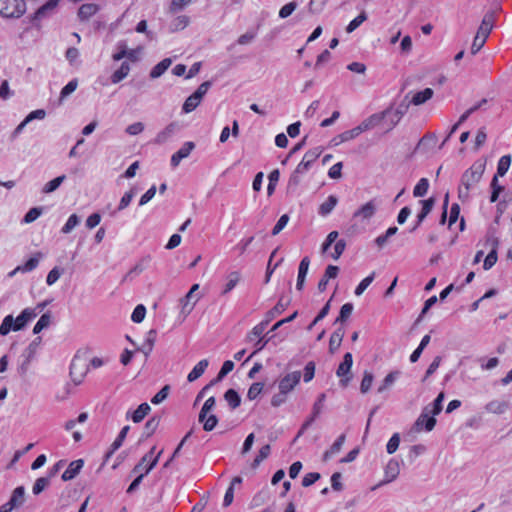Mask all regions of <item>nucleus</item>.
Listing matches in <instances>:
<instances>
[{
    "mask_svg": "<svg viewBox=\"0 0 512 512\" xmlns=\"http://www.w3.org/2000/svg\"><path fill=\"white\" fill-rule=\"evenodd\" d=\"M485 167L484 162L476 161L463 172L460 180V186L458 187V198L462 202L468 201L470 197V190L481 181Z\"/></svg>",
    "mask_w": 512,
    "mask_h": 512,
    "instance_id": "1",
    "label": "nucleus"
},
{
    "mask_svg": "<svg viewBox=\"0 0 512 512\" xmlns=\"http://www.w3.org/2000/svg\"><path fill=\"white\" fill-rule=\"evenodd\" d=\"M301 375L300 371H293L278 380L279 392L271 398V405L273 407H279L287 401L288 394L299 384Z\"/></svg>",
    "mask_w": 512,
    "mask_h": 512,
    "instance_id": "2",
    "label": "nucleus"
},
{
    "mask_svg": "<svg viewBox=\"0 0 512 512\" xmlns=\"http://www.w3.org/2000/svg\"><path fill=\"white\" fill-rule=\"evenodd\" d=\"M37 315L38 312L35 309L26 308L17 318H14L12 315L5 316L0 325V335L6 336L10 331H20L24 329L27 323Z\"/></svg>",
    "mask_w": 512,
    "mask_h": 512,
    "instance_id": "3",
    "label": "nucleus"
},
{
    "mask_svg": "<svg viewBox=\"0 0 512 512\" xmlns=\"http://www.w3.org/2000/svg\"><path fill=\"white\" fill-rule=\"evenodd\" d=\"M496 12L493 10L488 11L477 30V33L473 39V43L471 46V54H477L485 45L486 40L491 33L494 23H495Z\"/></svg>",
    "mask_w": 512,
    "mask_h": 512,
    "instance_id": "4",
    "label": "nucleus"
},
{
    "mask_svg": "<svg viewBox=\"0 0 512 512\" xmlns=\"http://www.w3.org/2000/svg\"><path fill=\"white\" fill-rule=\"evenodd\" d=\"M88 357L86 353L77 352L70 365V376L75 385L82 383L88 372Z\"/></svg>",
    "mask_w": 512,
    "mask_h": 512,
    "instance_id": "5",
    "label": "nucleus"
},
{
    "mask_svg": "<svg viewBox=\"0 0 512 512\" xmlns=\"http://www.w3.org/2000/svg\"><path fill=\"white\" fill-rule=\"evenodd\" d=\"M26 11V5L23 0H0V14L3 17L19 18Z\"/></svg>",
    "mask_w": 512,
    "mask_h": 512,
    "instance_id": "6",
    "label": "nucleus"
},
{
    "mask_svg": "<svg viewBox=\"0 0 512 512\" xmlns=\"http://www.w3.org/2000/svg\"><path fill=\"white\" fill-rule=\"evenodd\" d=\"M353 364V356L350 352H347L343 361L339 364L336 375L340 377V384L343 387H346L350 380L352 379V375L350 374V370Z\"/></svg>",
    "mask_w": 512,
    "mask_h": 512,
    "instance_id": "7",
    "label": "nucleus"
},
{
    "mask_svg": "<svg viewBox=\"0 0 512 512\" xmlns=\"http://www.w3.org/2000/svg\"><path fill=\"white\" fill-rule=\"evenodd\" d=\"M400 474V463L396 459H390L384 468V479L377 485L372 487V490L378 487L388 484L397 479Z\"/></svg>",
    "mask_w": 512,
    "mask_h": 512,
    "instance_id": "8",
    "label": "nucleus"
},
{
    "mask_svg": "<svg viewBox=\"0 0 512 512\" xmlns=\"http://www.w3.org/2000/svg\"><path fill=\"white\" fill-rule=\"evenodd\" d=\"M391 112V107L383 110L382 112L372 114L365 120H363L359 126L362 130V133L371 129H374L375 127L379 126L384 120H386V117L389 116V113Z\"/></svg>",
    "mask_w": 512,
    "mask_h": 512,
    "instance_id": "9",
    "label": "nucleus"
},
{
    "mask_svg": "<svg viewBox=\"0 0 512 512\" xmlns=\"http://www.w3.org/2000/svg\"><path fill=\"white\" fill-rule=\"evenodd\" d=\"M298 315V312L295 311L292 315H290L289 317L285 318V319H282L278 322H276L273 327L271 328V330L264 336H262L260 339L257 340V342L255 343V347H256V352H259L261 351L268 343L269 341L272 339L273 335H270L269 334L271 332L273 333H276V330L278 328H280L281 326H283L284 324L286 323H289L291 321H293Z\"/></svg>",
    "mask_w": 512,
    "mask_h": 512,
    "instance_id": "10",
    "label": "nucleus"
},
{
    "mask_svg": "<svg viewBox=\"0 0 512 512\" xmlns=\"http://www.w3.org/2000/svg\"><path fill=\"white\" fill-rule=\"evenodd\" d=\"M429 406L425 407L420 414V416L417 418L413 425V429L417 432H420L423 428L426 431H431L436 425V419L432 415L429 417Z\"/></svg>",
    "mask_w": 512,
    "mask_h": 512,
    "instance_id": "11",
    "label": "nucleus"
},
{
    "mask_svg": "<svg viewBox=\"0 0 512 512\" xmlns=\"http://www.w3.org/2000/svg\"><path fill=\"white\" fill-rule=\"evenodd\" d=\"M377 206L378 205L375 200H370L354 212L353 218L360 219L362 221L370 220L375 215Z\"/></svg>",
    "mask_w": 512,
    "mask_h": 512,
    "instance_id": "12",
    "label": "nucleus"
},
{
    "mask_svg": "<svg viewBox=\"0 0 512 512\" xmlns=\"http://www.w3.org/2000/svg\"><path fill=\"white\" fill-rule=\"evenodd\" d=\"M195 148V144L192 141H187L183 144V146L172 155L171 157V165L173 167H177L181 160L187 158L192 150Z\"/></svg>",
    "mask_w": 512,
    "mask_h": 512,
    "instance_id": "13",
    "label": "nucleus"
},
{
    "mask_svg": "<svg viewBox=\"0 0 512 512\" xmlns=\"http://www.w3.org/2000/svg\"><path fill=\"white\" fill-rule=\"evenodd\" d=\"M420 203L422 204V210L417 215L416 224L410 230L411 232L415 231L421 225V223L424 221V219L427 217V215L432 211L434 204H435V199L429 198L426 200H421Z\"/></svg>",
    "mask_w": 512,
    "mask_h": 512,
    "instance_id": "14",
    "label": "nucleus"
},
{
    "mask_svg": "<svg viewBox=\"0 0 512 512\" xmlns=\"http://www.w3.org/2000/svg\"><path fill=\"white\" fill-rule=\"evenodd\" d=\"M484 409L488 413L501 415L509 409V403L503 400H492L485 405Z\"/></svg>",
    "mask_w": 512,
    "mask_h": 512,
    "instance_id": "15",
    "label": "nucleus"
},
{
    "mask_svg": "<svg viewBox=\"0 0 512 512\" xmlns=\"http://www.w3.org/2000/svg\"><path fill=\"white\" fill-rule=\"evenodd\" d=\"M84 465V461L82 459H78V460H75V461H72L68 468L64 471V473L62 474V480L63 481H69V480H72L74 479L80 472V470L82 469Z\"/></svg>",
    "mask_w": 512,
    "mask_h": 512,
    "instance_id": "16",
    "label": "nucleus"
},
{
    "mask_svg": "<svg viewBox=\"0 0 512 512\" xmlns=\"http://www.w3.org/2000/svg\"><path fill=\"white\" fill-rule=\"evenodd\" d=\"M345 335V330L343 327L337 328L331 335L329 340V352L335 353L338 348L341 346L342 340Z\"/></svg>",
    "mask_w": 512,
    "mask_h": 512,
    "instance_id": "17",
    "label": "nucleus"
},
{
    "mask_svg": "<svg viewBox=\"0 0 512 512\" xmlns=\"http://www.w3.org/2000/svg\"><path fill=\"white\" fill-rule=\"evenodd\" d=\"M60 0H48L44 5L37 9L34 13V20H41L45 18L51 11L55 9Z\"/></svg>",
    "mask_w": 512,
    "mask_h": 512,
    "instance_id": "18",
    "label": "nucleus"
},
{
    "mask_svg": "<svg viewBox=\"0 0 512 512\" xmlns=\"http://www.w3.org/2000/svg\"><path fill=\"white\" fill-rule=\"evenodd\" d=\"M130 427L127 425V426H124L120 433L118 434L117 438L114 440V442L111 444V447L109 449V451L106 453L105 455V458L106 459H109L116 450H118L122 444H123V441L124 439L126 438L127 436V433L129 431Z\"/></svg>",
    "mask_w": 512,
    "mask_h": 512,
    "instance_id": "19",
    "label": "nucleus"
},
{
    "mask_svg": "<svg viewBox=\"0 0 512 512\" xmlns=\"http://www.w3.org/2000/svg\"><path fill=\"white\" fill-rule=\"evenodd\" d=\"M288 305H289L288 301L283 302V300L280 299L278 301V303L272 309H270L268 312H266L263 320L267 321V323L269 324L276 316L282 314L286 310Z\"/></svg>",
    "mask_w": 512,
    "mask_h": 512,
    "instance_id": "20",
    "label": "nucleus"
},
{
    "mask_svg": "<svg viewBox=\"0 0 512 512\" xmlns=\"http://www.w3.org/2000/svg\"><path fill=\"white\" fill-rule=\"evenodd\" d=\"M433 94L434 92L431 88H425L424 90L415 93L410 102L415 106L422 105L430 100L433 97Z\"/></svg>",
    "mask_w": 512,
    "mask_h": 512,
    "instance_id": "21",
    "label": "nucleus"
},
{
    "mask_svg": "<svg viewBox=\"0 0 512 512\" xmlns=\"http://www.w3.org/2000/svg\"><path fill=\"white\" fill-rule=\"evenodd\" d=\"M208 365H209V362L207 359H203V360L199 361L194 366L192 371L188 374L187 380L189 382H193V381L197 380L199 377H201L203 375V373L205 372Z\"/></svg>",
    "mask_w": 512,
    "mask_h": 512,
    "instance_id": "22",
    "label": "nucleus"
},
{
    "mask_svg": "<svg viewBox=\"0 0 512 512\" xmlns=\"http://www.w3.org/2000/svg\"><path fill=\"white\" fill-rule=\"evenodd\" d=\"M345 434L340 435L337 440L332 444L330 449L324 452L323 454V461L327 462L333 455L340 452L344 442H345Z\"/></svg>",
    "mask_w": 512,
    "mask_h": 512,
    "instance_id": "23",
    "label": "nucleus"
},
{
    "mask_svg": "<svg viewBox=\"0 0 512 512\" xmlns=\"http://www.w3.org/2000/svg\"><path fill=\"white\" fill-rule=\"evenodd\" d=\"M178 129L177 123H170L168 126L165 127L164 130L159 132L156 136V143L162 144L165 143Z\"/></svg>",
    "mask_w": 512,
    "mask_h": 512,
    "instance_id": "24",
    "label": "nucleus"
},
{
    "mask_svg": "<svg viewBox=\"0 0 512 512\" xmlns=\"http://www.w3.org/2000/svg\"><path fill=\"white\" fill-rule=\"evenodd\" d=\"M362 133V130L360 129V126H356L351 130L344 131L343 133L339 134L337 137L334 138L335 144L338 145L339 143L346 142L349 140H352L359 136Z\"/></svg>",
    "mask_w": 512,
    "mask_h": 512,
    "instance_id": "25",
    "label": "nucleus"
},
{
    "mask_svg": "<svg viewBox=\"0 0 512 512\" xmlns=\"http://www.w3.org/2000/svg\"><path fill=\"white\" fill-rule=\"evenodd\" d=\"M172 60L170 58H165L157 65H155L150 71V78L156 79L162 76L165 71L170 67Z\"/></svg>",
    "mask_w": 512,
    "mask_h": 512,
    "instance_id": "26",
    "label": "nucleus"
},
{
    "mask_svg": "<svg viewBox=\"0 0 512 512\" xmlns=\"http://www.w3.org/2000/svg\"><path fill=\"white\" fill-rule=\"evenodd\" d=\"M137 193L136 188H131L129 191L125 192L122 198L120 199L119 205L115 211L111 213V216H114L117 212L124 210L129 206L132 199Z\"/></svg>",
    "mask_w": 512,
    "mask_h": 512,
    "instance_id": "27",
    "label": "nucleus"
},
{
    "mask_svg": "<svg viewBox=\"0 0 512 512\" xmlns=\"http://www.w3.org/2000/svg\"><path fill=\"white\" fill-rule=\"evenodd\" d=\"M338 203V198L335 195H330L325 202L319 206L318 213L321 216L329 215Z\"/></svg>",
    "mask_w": 512,
    "mask_h": 512,
    "instance_id": "28",
    "label": "nucleus"
},
{
    "mask_svg": "<svg viewBox=\"0 0 512 512\" xmlns=\"http://www.w3.org/2000/svg\"><path fill=\"white\" fill-rule=\"evenodd\" d=\"M198 289H199V284H194V285L190 288V290H189V292L186 294V296L182 299V313H184L185 315L189 314V313L192 311V309H193L194 305L196 304V302H197L198 298H196V299L192 302L191 306L187 309V307H188V299H192V298H193V294H194V292H196Z\"/></svg>",
    "mask_w": 512,
    "mask_h": 512,
    "instance_id": "29",
    "label": "nucleus"
},
{
    "mask_svg": "<svg viewBox=\"0 0 512 512\" xmlns=\"http://www.w3.org/2000/svg\"><path fill=\"white\" fill-rule=\"evenodd\" d=\"M224 399L232 410L238 408L241 404V397L234 389H228L224 394Z\"/></svg>",
    "mask_w": 512,
    "mask_h": 512,
    "instance_id": "30",
    "label": "nucleus"
},
{
    "mask_svg": "<svg viewBox=\"0 0 512 512\" xmlns=\"http://www.w3.org/2000/svg\"><path fill=\"white\" fill-rule=\"evenodd\" d=\"M151 411V407L148 403H142L132 413L131 418L134 423H140Z\"/></svg>",
    "mask_w": 512,
    "mask_h": 512,
    "instance_id": "31",
    "label": "nucleus"
},
{
    "mask_svg": "<svg viewBox=\"0 0 512 512\" xmlns=\"http://www.w3.org/2000/svg\"><path fill=\"white\" fill-rule=\"evenodd\" d=\"M130 72V65L127 62H123L118 70L111 75V82L117 84L128 76Z\"/></svg>",
    "mask_w": 512,
    "mask_h": 512,
    "instance_id": "32",
    "label": "nucleus"
},
{
    "mask_svg": "<svg viewBox=\"0 0 512 512\" xmlns=\"http://www.w3.org/2000/svg\"><path fill=\"white\" fill-rule=\"evenodd\" d=\"M241 279V275L238 271L230 272L227 276V283L224 286L222 294L225 295L229 293L231 290L235 288V286L239 283Z\"/></svg>",
    "mask_w": 512,
    "mask_h": 512,
    "instance_id": "33",
    "label": "nucleus"
},
{
    "mask_svg": "<svg viewBox=\"0 0 512 512\" xmlns=\"http://www.w3.org/2000/svg\"><path fill=\"white\" fill-rule=\"evenodd\" d=\"M399 375V371H392L387 374V376L382 381V384L378 387L377 392L383 393L385 390L389 389L394 384Z\"/></svg>",
    "mask_w": 512,
    "mask_h": 512,
    "instance_id": "34",
    "label": "nucleus"
},
{
    "mask_svg": "<svg viewBox=\"0 0 512 512\" xmlns=\"http://www.w3.org/2000/svg\"><path fill=\"white\" fill-rule=\"evenodd\" d=\"M160 424V417L159 416H153L151 417L144 426V437L149 438L153 435V433L157 430L158 426Z\"/></svg>",
    "mask_w": 512,
    "mask_h": 512,
    "instance_id": "35",
    "label": "nucleus"
},
{
    "mask_svg": "<svg viewBox=\"0 0 512 512\" xmlns=\"http://www.w3.org/2000/svg\"><path fill=\"white\" fill-rule=\"evenodd\" d=\"M65 179H66L65 175H61V176H58V177L52 179L51 181L47 182L44 185V187L42 188V192L44 194H49V193L54 192L65 181Z\"/></svg>",
    "mask_w": 512,
    "mask_h": 512,
    "instance_id": "36",
    "label": "nucleus"
},
{
    "mask_svg": "<svg viewBox=\"0 0 512 512\" xmlns=\"http://www.w3.org/2000/svg\"><path fill=\"white\" fill-rule=\"evenodd\" d=\"M77 86H78L77 79H73L67 85H65L60 92L58 105H62L65 98L68 97L70 94H72L77 89Z\"/></svg>",
    "mask_w": 512,
    "mask_h": 512,
    "instance_id": "37",
    "label": "nucleus"
},
{
    "mask_svg": "<svg viewBox=\"0 0 512 512\" xmlns=\"http://www.w3.org/2000/svg\"><path fill=\"white\" fill-rule=\"evenodd\" d=\"M98 10L97 5L95 4H83L78 11V16L82 20H87L91 16H93Z\"/></svg>",
    "mask_w": 512,
    "mask_h": 512,
    "instance_id": "38",
    "label": "nucleus"
},
{
    "mask_svg": "<svg viewBox=\"0 0 512 512\" xmlns=\"http://www.w3.org/2000/svg\"><path fill=\"white\" fill-rule=\"evenodd\" d=\"M51 320H52V316L49 312L47 313H44L40 319L37 321V323L35 324L34 328H33V333L34 334H38L40 333L43 329L49 327V325L51 324Z\"/></svg>",
    "mask_w": 512,
    "mask_h": 512,
    "instance_id": "39",
    "label": "nucleus"
},
{
    "mask_svg": "<svg viewBox=\"0 0 512 512\" xmlns=\"http://www.w3.org/2000/svg\"><path fill=\"white\" fill-rule=\"evenodd\" d=\"M201 101L195 96L194 94H191L184 102L182 106V110L184 113H190L194 111L199 105Z\"/></svg>",
    "mask_w": 512,
    "mask_h": 512,
    "instance_id": "40",
    "label": "nucleus"
},
{
    "mask_svg": "<svg viewBox=\"0 0 512 512\" xmlns=\"http://www.w3.org/2000/svg\"><path fill=\"white\" fill-rule=\"evenodd\" d=\"M41 341L40 338L35 339L33 342H31L26 349V361L22 364L21 368L24 370L26 366L30 363L31 359L34 357V354L36 353L37 347L39 342Z\"/></svg>",
    "mask_w": 512,
    "mask_h": 512,
    "instance_id": "41",
    "label": "nucleus"
},
{
    "mask_svg": "<svg viewBox=\"0 0 512 512\" xmlns=\"http://www.w3.org/2000/svg\"><path fill=\"white\" fill-rule=\"evenodd\" d=\"M511 164V156L510 155H504L500 158L497 166V173L496 175L502 177L504 176Z\"/></svg>",
    "mask_w": 512,
    "mask_h": 512,
    "instance_id": "42",
    "label": "nucleus"
},
{
    "mask_svg": "<svg viewBox=\"0 0 512 512\" xmlns=\"http://www.w3.org/2000/svg\"><path fill=\"white\" fill-rule=\"evenodd\" d=\"M40 257L41 253H37L35 256L31 257L23 266L16 267V270H21L22 272H30L34 270L39 264Z\"/></svg>",
    "mask_w": 512,
    "mask_h": 512,
    "instance_id": "43",
    "label": "nucleus"
},
{
    "mask_svg": "<svg viewBox=\"0 0 512 512\" xmlns=\"http://www.w3.org/2000/svg\"><path fill=\"white\" fill-rule=\"evenodd\" d=\"M25 489L23 486H19L14 489L12 496L10 498V502L13 503L15 507L22 505L24 502Z\"/></svg>",
    "mask_w": 512,
    "mask_h": 512,
    "instance_id": "44",
    "label": "nucleus"
},
{
    "mask_svg": "<svg viewBox=\"0 0 512 512\" xmlns=\"http://www.w3.org/2000/svg\"><path fill=\"white\" fill-rule=\"evenodd\" d=\"M352 312H353V304L352 303L344 304L340 309L339 316L336 318L335 323L345 322L351 316Z\"/></svg>",
    "mask_w": 512,
    "mask_h": 512,
    "instance_id": "45",
    "label": "nucleus"
},
{
    "mask_svg": "<svg viewBox=\"0 0 512 512\" xmlns=\"http://www.w3.org/2000/svg\"><path fill=\"white\" fill-rule=\"evenodd\" d=\"M367 20V14L362 11L356 18H354L346 27L347 33H352L356 30L364 21Z\"/></svg>",
    "mask_w": 512,
    "mask_h": 512,
    "instance_id": "46",
    "label": "nucleus"
},
{
    "mask_svg": "<svg viewBox=\"0 0 512 512\" xmlns=\"http://www.w3.org/2000/svg\"><path fill=\"white\" fill-rule=\"evenodd\" d=\"M373 380H374L373 374L369 371H365L363 374L361 384H360L361 393L366 394L371 389Z\"/></svg>",
    "mask_w": 512,
    "mask_h": 512,
    "instance_id": "47",
    "label": "nucleus"
},
{
    "mask_svg": "<svg viewBox=\"0 0 512 512\" xmlns=\"http://www.w3.org/2000/svg\"><path fill=\"white\" fill-rule=\"evenodd\" d=\"M429 188V182L426 178H421L417 185L414 187L413 195L415 197H423Z\"/></svg>",
    "mask_w": 512,
    "mask_h": 512,
    "instance_id": "48",
    "label": "nucleus"
},
{
    "mask_svg": "<svg viewBox=\"0 0 512 512\" xmlns=\"http://www.w3.org/2000/svg\"><path fill=\"white\" fill-rule=\"evenodd\" d=\"M49 484H50V477H40L35 481L32 491L35 495H38L42 491H44L45 488L49 486Z\"/></svg>",
    "mask_w": 512,
    "mask_h": 512,
    "instance_id": "49",
    "label": "nucleus"
},
{
    "mask_svg": "<svg viewBox=\"0 0 512 512\" xmlns=\"http://www.w3.org/2000/svg\"><path fill=\"white\" fill-rule=\"evenodd\" d=\"M268 323L267 321L262 320L259 324H257L251 332L248 334L247 339L249 341H252L254 338L259 337L261 338V335L263 334L264 330L266 329Z\"/></svg>",
    "mask_w": 512,
    "mask_h": 512,
    "instance_id": "50",
    "label": "nucleus"
},
{
    "mask_svg": "<svg viewBox=\"0 0 512 512\" xmlns=\"http://www.w3.org/2000/svg\"><path fill=\"white\" fill-rule=\"evenodd\" d=\"M80 222L79 217L76 214H72L65 225L62 227L61 232L64 234L70 233Z\"/></svg>",
    "mask_w": 512,
    "mask_h": 512,
    "instance_id": "51",
    "label": "nucleus"
},
{
    "mask_svg": "<svg viewBox=\"0 0 512 512\" xmlns=\"http://www.w3.org/2000/svg\"><path fill=\"white\" fill-rule=\"evenodd\" d=\"M375 277V272H372L369 276L364 278L359 285L355 289V295L360 296L367 289V287L372 283Z\"/></svg>",
    "mask_w": 512,
    "mask_h": 512,
    "instance_id": "52",
    "label": "nucleus"
},
{
    "mask_svg": "<svg viewBox=\"0 0 512 512\" xmlns=\"http://www.w3.org/2000/svg\"><path fill=\"white\" fill-rule=\"evenodd\" d=\"M145 315H146L145 306L142 304H139L135 307V309L131 315V319L135 323H141L144 320Z\"/></svg>",
    "mask_w": 512,
    "mask_h": 512,
    "instance_id": "53",
    "label": "nucleus"
},
{
    "mask_svg": "<svg viewBox=\"0 0 512 512\" xmlns=\"http://www.w3.org/2000/svg\"><path fill=\"white\" fill-rule=\"evenodd\" d=\"M263 387H264V384L261 383V382H255L253 383L249 390H248V393H247V397L249 400H254L256 399L259 394L262 392L263 390Z\"/></svg>",
    "mask_w": 512,
    "mask_h": 512,
    "instance_id": "54",
    "label": "nucleus"
},
{
    "mask_svg": "<svg viewBox=\"0 0 512 512\" xmlns=\"http://www.w3.org/2000/svg\"><path fill=\"white\" fill-rule=\"evenodd\" d=\"M150 261V258L147 257V258H144L142 259L139 263H137L127 274L126 276L124 277L123 280H126L129 276H131L132 274H140L141 272H143L146 268V265L149 263Z\"/></svg>",
    "mask_w": 512,
    "mask_h": 512,
    "instance_id": "55",
    "label": "nucleus"
},
{
    "mask_svg": "<svg viewBox=\"0 0 512 512\" xmlns=\"http://www.w3.org/2000/svg\"><path fill=\"white\" fill-rule=\"evenodd\" d=\"M330 302L331 299L322 307L318 315L315 317V319L311 322V324L308 326V330H311L314 325H316L319 321H321L323 318H325L330 310Z\"/></svg>",
    "mask_w": 512,
    "mask_h": 512,
    "instance_id": "56",
    "label": "nucleus"
},
{
    "mask_svg": "<svg viewBox=\"0 0 512 512\" xmlns=\"http://www.w3.org/2000/svg\"><path fill=\"white\" fill-rule=\"evenodd\" d=\"M279 177H280V173H279V170L275 169L273 170L269 176H268V179H269V184H268V187H267V192H268V195H271L274 190H275V186L279 180Z\"/></svg>",
    "mask_w": 512,
    "mask_h": 512,
    "instance_id": "57",
    "label": "nucleus"
},
{
    "mask_svg": "<svg viewBox=\"0 0 512 512\" xmlns=\"http://www.w3.org/2000/svg\"><path fill=\"white\" fill-rule=\"evenodd\" d=\"M441 361H442L441 356H436L433 359V361L431 362V364L429 365L428 369L425 372L424 378L422 379L423 382L426 381L432 374L435 373V371L440 366Z\"/></svg>",
    "mask_w": 512,
    "mask_h": 512,
    "instance_id": "58",
    "label": "nucleus"
},
{
    "mask_svg": "<svg viewBox=\"0 0 512 512\" xmlns=\"http://www.w3.org/2000/svg\"><path fill=\"white\" fill-rule=\"evenodd\" d=\"M297 8L296 2H289L279 10V17L284 19L289 17Z\"/></svg>",
    "mask_w": 512,
    "mask_h": 512,
    "instance_id": "59",
    "label": "nucleus"
},
{
    "mask_svg": "<svg viewBox=\"0 0 512 512\" xmlns=\"http://www.w3.org/2000/svg\"><path fill=\"white\" fill-rule=\"evenodd\" d=\"M42 213V208L34 207L31 208L23 218L24 223H32L35 221Z\"/></svg>",
    "mask_w": 512,
    "mask_h": 512,
    "instance_id": "60",
    "label": "nucleus"
},
{
    "mask_svg": "<svg viewBox=\"0 0 512 512\" xmlns=\"http://www.w3.org/2000/svg\"><path fill=\"white\" fill-rule=\"evenodd\" d=\"M444 398H445L444 392H440L438 394V396L436 397V399L434 400L432 410L429 409V412L433 416L438 415L442 411V402H443Z\"/></svg>",
    "mask_w": 512,
    "mask_h": 512,
    "instance_id": "61",
    "label": "nucleus"
},
{
    "mask_svg": "<svg viewBox=\"0 0 512 512\" xmlns=\"http://www.w3.org/2000/svg\"><path fill=\"white\" fill-rule=\"evenodd\" d=\"M400 444V436L398 433H395L392 435V437L389 439L386 449L389 454H393L396 452Z\"/></svg>",
    "mask_w": 512,
    "mask_h": 512,
    "instance_id": "62",
    "label": "nucleus"
},
{
    "mask_svg": "<svg viewBox=\"0 0 512 512\" xmlns=\"http://www.w3.org/2000/svg\"><path fill=\"white\" fill-rule=\"evenodd\" d=\"M169 390H170V386L165 385L156 395H154L152 397L151 402L153 404H160L167 398V396L169 394Z\"/></svg>",
    "mask_w": 512,
    "mask_h": 512,
    "instance_id": "63",
    "label": "nucleus"
},
{
    "mask_svg": "<svg viewBox=\"0 0 512 512\" xmlns=\"http://www.w3.org/2000/svg\"><path fill=\"white\" fill-rule=\"evenodd\" d=\"M189 17L185 16V15H182V16H178L174 21H173V31H179V30H183L185 27L188 26L189 24Z\"/></svg>",
    "mask_w": 512,
    "mask_h": 512,
    "instance_id": "64",
    "label": "nucleus"
}]
</instances>
